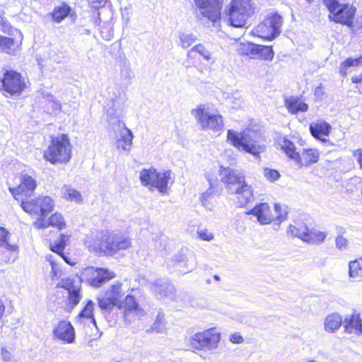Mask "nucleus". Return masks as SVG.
I'll use <instances>...</instances> for the list:
<instances>
[{
	"label": "nucleus",
	"mask_w": 362,
	"mask_h": 362,
	"mask_svg": "<svg viewBox=\"0 0 362 362\" xmlns=\"http://www.w3.org/2000/svg\"><path fill=\"white\" fill-rule=\"evenodd\" d=\"M230 341L234 344H241L243 342V338L239 334H233L230 336Z\"/></svg>",
	"instance_id": "nucleus-56"
},
{
	"label": "nucleus",
	"mask_w": 362,
	"mask_h": 362,
	"mask_svg": "<svg viewBox=\"0 0 362 362\" xmlns=\"http://www.w3.org/2000/svg\"><path fill=\"white\" fill-rule=\"evenodd\" d=\"M43 156L52 164L69 162L71 158V145L69 136L59 134L52 137L51 144L44 151Z\"/></svg>",
	"instance_id": "nucleus-2"
},
{
	"label": "nucleus",
	"mask_w": 362,
	"mask_h": 362,
	"mask_svg": "<svg viewBox=\"0 0 362 362\" xmlns=\"http://www.w3.org/2000/svg\"><path fill=\"white\" fill-rule=\"evenodd\" d=\"M257 53L255 59H261L264 60H272L274 57V52L272 47L257 45Z\"/></svg>",
	"instance_id": "nucleus-37"
},
{
	"label": "nucleus",
	"mask_w": 362,
	"mask_h": 362,
	"mask_svg": "<svg viewBox=\"0 0 362 362\" xmlns=\"http://www.w3.org/2000/svg\"><path fill=\"white\" fill-rule=\"evenodd\" d=\"M8 189L15 199L23 201L30 197L36 188V181L26 173L16 175L11 182H7Z\"/></svg>",
	"instance_id": "nucleus-7"
},
{
	"label": "nucleus",
	"mask_w": 362,
	"mask_h": 362,
	"mask_svg": "<svg viewBox=\"0 0 362 362\" xmlns=\"http://www.w3.org/2000/svg\"><path fill=\"white\" fill-rule=\"evenodd\" d=\"M192 114L199 120L203 129L218 132L223 127L222 117L220 115H214L206 112L203 105L193 110Z\"/></svg>",
	"instance_id": "nucleus-16"
},
{
	"label": "nucleus",
	"mask_w": 362,
	"mask_h": 362,
	"mask_svg": "<svg viewBox=\"0 0 362 362\" xmlns=\"http://www.w3.org/2000/svg\"><path fill=\"white\" fill-rule=\"evenodd\" d=\"M151 289L158 298H167L171 300L177 301L175 294L174 286L167 281L163 279L156 280L153 284Z\"/></svg>",
	"instance_id": "nucleus-20"
},
{
	"label": "nucleus",
	"mask_w": 362,
	"mask_h": 362,
	"mask_svg": "<svg viewBox=\"0 0 362 362\" xmlns=\"http://www.w3.org/2000/svg\"><path fill=\"white\" fill-rule=\"evenodd\" d=\"M274 211L276 216L274 217L269 204L267 203H260L257 204L252 209H251L247 214H252L257 217V221L261 224H268L271 221H274L277 223H281L285 220L287 216L286 206L276 204L274 205Z\"/></svg>",
	"instance_id": "nucleus-11"
},
{
	"label": "nucleus",
	"mask_w": 362,
	"mask_h": 362,
	"mask_svg": "<svg viewBox=\"0 0 362 362\" xmlns=\"http://www.w3.org/2000/svg\"><path fill=\"white\" fill-rule=\"evenodd\" d=\"M139 179L144 186L150 185L156 188L160 193H164L166 191L170 181L173 182L171 178L170 170L158 173L153 168L141 170Z\"/></svg>",
	"instance_id": "nucleus-10"
},
{
	"label": "nucleus",
	"mask_w": 362,
	"mask_h": 362,
	"mask_svg": "<svg viewBox=\"0 0 362 362\" xmlns=\"http://www.w3.org/2000/svg\"><path fill=\"white\" fill-rule=\"evenodd\" d=\"M197 17L216 23L221 18V2L219 0H194Z\"/></svg>",
	"instance_id": "nucleus-13"
},
{
	"label": "nucleus",
	"mask_w": 362,
	"mask_h": 362,
	"mask_svg": "<svg viewBox=\"0 0 362 362\" xmlns=\"http://www.w3.org/2000/svg\"><path fill=\"white\" fill-rule=\"evenodd\" d=\"M351 81H352L354 83H361V82L362 81V74L353 76V77L351 78Z\"/></svg>",
	"instance_id": "nucleus-61"
},
{
	"label": "nucleus",
	"mask_w": 362,
	"mask_h": 362,
	"mask_svg": "<svg viewBox=\"0 0 362 362\" xmlns=\"http://www.w3.org/2000/svg\"><path fill=\"white\" fill-rule=\"evenodd\" d=\"M264 175L268 180L272 182L278 180L280 177V174L277 170L267 168L264 169Z\"/></svg>",
	"instance_id": "nucleus-49"
},
{
	"label": "nucleus",
	"mask_w": 362,
	"mask_h": 362,
	"mask_svg": "<svg viewBox=\"0 0 362 362\" xmlns=\"http://www.w3.org/2000/svg\"><path fill=\"white\" fill-rule=\"evenodd\" d=\"M255 5L252 0H233L230 3L228 16L230 25L243 28L247 20L255 13Z\"/></svg>",
	"instance_id": "nucleus-5"
},
{
	"label": "nucleus",
	"mask_w": 362,
	"mask_h": 362,
	"mask_svg": "<svg viewBox=\"0 0 362 362\" xmlns=\"http://www.w3.org/2000/svg\"><path fill=\"white\" fill-rule=\"evenodd\" d=\"M279 144L281 146V148L284 151V153L290 159L295 161L299 167L303 166L300 155L296 151L295 144L292 141H291L286 137H284L279 139Z\"/></svg>",
	"instance_id": "nucleus-24"
},
{
	"label": "nucleus",
	"mask_w": 362,
	"mask_h": 362,
	"mask_svg": "<svg viewBox=\"0 0 362 362\" xmlns=\"http://www.w3.org/2000/svg\"><path fill=\"white\" fill-rule=\"evenodd\" d=\"M63 196L65 199L79 203L82 198L81 194L69 185H64L62 188Z\"/></svg>",
	"instance_id": "nucleus-38"
},
{
	"label": "nucleus",
	"mask_w": 362,
	"mask_h": 362,
	"mask_svg": "<svg viewBox=\"0 0 362 362\" xmlns=\"http://www.w3.org/2000/svg\"><path fill=\"white\" fill-rule=\"evenodd\" d=\"M209 192H205L204 194H202V197H201V202H202V204L204 206L206 205V201L207 200V199L209 198Z\"/></svg>",
	"instance_id": "nucleus-62"
},
{
	"label": "nucleus",
	"mask_w": 362,
	"mask_h": 362,
	"mask_svg": "<svg viewBox=\"0 0 362 362\" xmlns=\"http://www.w3.org/2000/svg\"><path fill=\"white\" fill-rule=\"evenodd\" d=\"M67 264L70 265H74V262H71L68 257L65 255L64 252H61V254H58Z\"/></svg>",
	"instance_id": "nucleus-60"
},
{
	"label": "nucleus",
	"mask_w": 362,
	"mask_h": 362,
	"mask_svg": "<svg viewBox=\"0 0 362 362\" xmlns=\"http://www.w3.org/2000/svg\"><path fill=\"white\" fill-rule=\"evenodd\" d=\"M62 104L58 100H54V102L52 105V107L53 110H60Z\"/></svg>",
	"instance_id": "nucleus-63"
},
{
	"label": "nucleus",
	"mask_w": 362,
	"mask_h": 362,
	"mask_svg": "<svg viewBox=\"0 0 362 362\" xmlns=\"http://www.w3.org/2000/svg\"><path fill=\"white\" fill-rule=\"evenodd\" d=\"M8 232L3 227H0V250L7 247L10 250H15L16 245H10L8 243L7 235Z\"/></svg>",
	"instance_id": "nucleus-47"
},
{
	"label": "nucleus",
	"mask_w": 362,
	"mask_h": 362,
	"mask_svg": "<svg viewBox=\"0 0 362 362\" xmlns=\"http://www.w3.org/2000/svg\"><path fill=\"white\" fill-rule=\"evenodd\" d=\"M107 0H89V4L93 8L99 9L105 6Z\"/></svg>",
	"instance_id": "nucleus-53"
},
{
	"label": "nucleus",
	"mask_w": 362,
	"mask_h": 362,
	"mask_svg": "<svg viewBox=\"0 0 362 362\" xmlns=\"http://www.w3.org/2000/svg\"><path fill=\"white\" fill-rule=\"evenodd\" d=\"M0 30L7 34L11 35L13 29L7 19L4 17V11L0 9Z\"/></svg>",
	"instance_id": "nucleus-46"
},
{
	"label": "nucleus",
	"mask_w": 362,
	"mask_h": 362,
	"mask_svg": "<svg viewBox=\"0 0 362 362\" xmlns=\"http://www.w3.org/2000/svg\"><path fill=\"white\" fill-rule=\"evenodd\" d=\"M309 129L313 137L325 143L327 139L323 136L329 135L331 126L327 122L312 123L310 124Z\"/></svg>",
	"instance_id": "nucleus-26"
},
{
	"label": "nucleus",
	"mask_w": 362,
	"mask_h": 362,
	"mask_svg": "<svg viewBox=\"0 0 362 362\" xmlns=\"http://www.w3.org/2000/svg\"><path fill=\"white\" fill-rule=\"evenodd\" d=\"M121 77L129 83L132 78V72L129 68H125L121 71Z\"/></svg>",
	"instance_id": "nucleus-52"
},
{
	"label": "nucleus",
	"mask_w": 362,
	"mask_h": 362,
	"mask_svg": "<svg viewBox=\"0 0 362 362\" xmlns=\"http://www.w3.org/2000/svg\"><path fill=\"white\" fill-rule=\"evenodd\" d=\"M26 88L25 78L18 71L4 69L0 75V91L6 98H18Z\"/></svg>",
	"instance_id": "nucleus-3"
},
{
	"label": "nucleus",
	"mask_w": 362,
	"mask_h": 362,
	"mask_svg": "<svg viewBox=\"0 0 362 362\" xmlns=\"http://www.w3.org/2000/svg\"><path fill=\"white\" fill-rule=\"evenodd\" d=\"M69 235L62 234L57 240L50 245V250L57 254H61L69 242Z\"/></svg>",
	"instance_id": "nucleus-39"
},
{
	"label": "nucleus",
	"mask_w": 362,
	"mask_h": 362,
	"mask_svg": "<svg viewBox=\"0 0 362 362\" xmlns=\"http://www.w3.org/2000/svg\"><path fill=\"white\" fill-rule=\"evenodd\" d=\"M54 339L66 344H72L75 341V330L71 322L66 320L60 321L52 330Z\"/></svg>",
	"instance_id": "nucleus-18"
},
{
	"label": "nucleus",
	"mask_w": 362,
	"mask_h": 362,
	"mask_svg": "<svg viewBox=\"0 0 362 362\" xmlns=\"http://www.w3.org/2000/svg\"><path fill=\"white\" fill-rule=\"evenodd\" d=\"M219 175L221 181L231 193L238 196L239 203L245 205L253 198V192L250 185L245 181V177L240 172L230 168L221 167Z\"/></svg>",
	"instance_id": "nucleus-1"
},
{
	"label": "nucleus",
	"mask_w": 362,
	"mask_h": 362,
	"mask_svg": "<svg viewBox=\"0 0 362 362\" xmlns=\"http://www.w3.org/2000/svg\"><path fill=\"white\" fill-rule=\"evenodd\" d=\"M227 134L228 139L233 146L255 156H258L265 149L264 146L256 144V139H255L256 133L252 130L247 129L243 132L237 133L229 129Z\"/></svg>",
	"instance_id": "nucleus-4"
},
{
	"label": "nucleus",
	"mask_w": 362,
	"mask_h": 362,
	"mask_svg": "<svg viewBox=\"0 0 362 362\" xmlns=\"http://www.w3.org/2000/svg\"><path fill=\"white\" fill-rule=\"evenodd\" d=\"M327 235L326 232L320 230L316 228H312L311 229L308 228L305 242L310 244L320 245L325 241Z\"/></svg>",
	"instance_id": "nucleus-29"
},
{
	"label": "nucleus",
	"mask_w": 362,
	"mask_h": 362,
	"mask_svg": "<svg viewBox=\"0 0 362 362\" xmlns=\"http://www.w3.org/2000/svg\"><path fill=\"white\" fill-rule=\"evenodd\" d=\"M325 329L328 332H334L343 325L341 317L338 313L328 315L324 322Z\"/></svg>",
	"instance_id": "nucleus-30"
},
{
	"label": "nucleus",
	"mask_w": 362,
	"mask_h": 362,
	"mask_svg": "<svg viewBox=\"0 0 362 362\" xmlns=\"http://www.w3.org/2000/svg\"><path fill=\"white\" fill-rule=\"evenodd\" d=\"M159 241H160V243H159V246H158V245H156V247H158V250H161V249H162V247H163V244H162V243H163V242H165V241H166V238H165L164 235H161V236L160 237Z\"/></svg>",
	"instance_id": "nucleus-64"
},
{
	"label": "nucleus",
	"mask_w": 362,
	"mask_h": 362,
	"mask_svg": "<svg viewBox=\"0 0 362 362\" xmlns=\"http://www.w3.org/2000/svg\"><path fill=\"white\" fill-rule=\"evenodd\" d=\"M197 40L196 35L192 33H181L179 34V45L184 49L189 47Z\"/></svg>",
	"instance_id": "nucleus-43"
},
{
	"label": "nucleus",
	"mask_w": 362,
	"mask_h": 362,
	"mask_svg": "<svg viewBox=\"0 0 362 362\" xmlns=\"http://www.w3.org/2000/svg\"><path fill=\"white\" fill-rule=\"evenodd\" d=\"M323 2L330 12L329 18L331 21L352 27L356 11L354 6L339 4L337 0H323Z\"/></svg>",
	"instance_id": "nucleus-6"
},
{
	"label": "nucleus",
	"mask_w": 362,
	"mask_h": 362,
	"mask_svg": "<svg viewBox=\"0 0 362 362\" xmlns=\"http://www.w3.org/2000/svg\"><path fill=\"white\" fill-rule=\"evenodd\" d=\"M86 272L93 275V278L90 280V284L95 288L100 287L103 283L115 276L113 272L100 267H89L86 269Z\"/></svg>",
	"instance_id": "nucleus-21"
},
{
	"label": "nucleus",
	"mask_w": 362,
	"mask_h": 362,
	"mask_svg": "<svg viewBox=\"0 0 362 362\" xmlns=\"http://www.w3.org/2000/svg\"><path fill=\"white\" fill-rule=\"evenodd\" d=\"M285 105L288 111L293 115L299 112H305L308 110V104L300 100L298 98L293 96L286 98Z\"/></svg>",
	"instance_id": "nucleus-28"
},
{
	"label": "nucleus",
	"mask_w": 362,
	"mask_h": 362,
	"mask_svg": "<svg viewBox=\"0 0 362 362\" xmlns=\"http://www.w3.org/2000/svg\"><path fill=\"white\" fill-rule=\"evenodd\" d=\"M98 301L99 307L104 310H110L114 306L118 305L109 296H106L105 293L103 297L98 298Z\"/></svg>",
	"instance_id": "nucleus-45"
},
{
	"label": "nucleus",
	"mask_w": 362,
	"mask_h": 362,
	"mask_svg": "<svg viewBox=\"0 0 362 362\" xmlns=\"http://www.w3.org/2000/svg\"><path fill=\"white\" fill-rule=\"evenodd\" d=\"M308 227L305 225H290L287 229L288 235L296 237L305 242Z\"/></svg>",
	"instance_id": "nucleus-36"
},
{
	"label": "nucleus",
	"mask_w": 362,
	"mask_h": 362,
	"mask_svg": "<svg viewBox=\"0 0 362 362\" xmlns=\"http://www.w3.org/2000/svg\"><path fill=\"white\" fill-rule=\"evenodd\" d=\"M112 106L107 110V122L108 128L116 132L119 128L126 127L122 121L123 106L125 102V96L119 92L115 97L111 98Z\"/></svg>",
	"instance_id": "nucleus-12"
},
{
	"label": "nucleus",
	"mask_w": 362,
	"mask_h": 362,
	"mask_svg": "<svg viewBox=\"0 0 362 362\" xmlns=\"http://www.w3.org/2000/svg\"><path fill=\"white\" fill-rule=\"evenodd\" d=\"M335 245L337 249L344 250L347 248L349 241L341 235H338L335 238Z\"/></svg>",
	"instance_id": "nucleus-50"
},
{
	"label": "nucleus",
	"mask_w": 362,
	"mask_h": 362,
	"mask_svg": "<svg viewBox=\"0 0 362 362\" xmlns=\"http://www.w3.org/2000/svg\"><path fill=\"white\" fill-rule=\"evenodd\" d=\"M256 47L257 45L252 42H240L237 45V51L241 55L255 59L257 53Z\"/></svg>",
	"instance_id": "nucleus-34"
},
{
	"label": "nucleus",
	"mask_w": 362,
	"mask_h": 362,
	"mask_svg": "<svg viewBox=\"0 0 362 362\" xmlns=\"http://www.w3.org/2000/svg\"><path fill=\"white\" fill-rule=\"evenodd\" d=\"M58 286L68 291L69 304H71L73 306H76L78 304L81 299V284L80 278L78 276L74 275L63 279L58 284Z\"/></svg>",
	"instance_id": "nucleus-17"
},
{
	"label": "nucleus",
	"mask_w": 362,
	"mask_h": 362,
	"mask_svg": "<svg viewBox=\"0 0 362 362\" xmlns=\"http://www.w3.org/2000/svg\"><path fill=\"white\" fill-rule=\"evenodd\" d=\"M21 206L24 211L45 217L50 213L54 206V201L48 196L40 197L31 201L23 200Z\"/></svg>",
	"instance_id": "nucleus-15"
},
{
	"label": "nucleus",
	"mask_w": 362,
	"mask_h": 362,
	"mask_svg": "<svg viewBox=\"0 0 362 362\" xmlns=\"http://www.w3.org/2000/svg\"><path fill=\"white\" fill-rule=\"evenodd\" d=\"M35 225L37 228H45L49 226H55L59 229H62L65 226V221L62 215L59 213L52 214L48 221L43 218H39Z\"/></svg>",
	"instance_id": "nucleus-27"
},
{
	"label": "nucleus",
	"mask_w": 362,
	"mask_h": 362,
	"mask_svg": "<svg viewBox=\"0 0 362 362\" xmlns=\"http://www.w3.org/2000/svg\"><path fill=\"white\" fill-rule=\"evenodd\" d=\"M1 358L5 362H11L12 360V355L6 347L2 346L1 349Z\"/></svg>",
	"instance_id": "nucleus-54"
},
{
	"label": "nucleus",
	"mask_w": 362,
	"mask_h": 362,
	"mask_svg": "<svg viewBox=\"0 0 362 362\" xmlns=\"http://www.w3.org/2000/svg\"><path fill=\"white\" fill-rule=\"evenodd\" d=\"M99 247L106 254H112L120 250H127L131 246L128 236L109 231L101 232L99 236Z\"/></svg>",
	"instance_id": "nucleus-9"
},
{
	"label": "nucleus",
	"mask_w": 362,
	"mask_h": 362,
	"mask_svg": "<svg viewBox=\"0 0 362 362\" xmlns=\"http://www.w3.org/2000/svg\"><path fill=\"white\" fill-rule=\"evenodd\" d=\"M199 237L206 241H210L214 238V235L207 229H199L197 230Z\"/></svg>",
	"instance_id": "nucleus-51"
},
{
	"label": "nucleus",
	"mask_w": 362,
	"mask_h": 362,
	"mask_svg": "<svg viewBox=\"0 0 362 362\" xmlns=\"http://www.w3.org/2000/svg\"><path fill=\"white\" fill-rule=\"evenodd\" d=\"M353 156L356 158L358 163L360 165V168L362 169V149L358 148L357 150L354 151Z\"/></svg>",
	"instance_id": "nucleus-55"
},
{
	"label": "nucleus",
	"mask_w": 362,
	"mask_h": 362,
	"mask_svg": "<svg viewBox=\"0 0 362 362\" xmlns=\"http://www.w3.org/2000/svg\"><path fill=\"white\" fill-rule=\"evenodd\" d=\"M21 42L6 36L0 35V49L9 55L16 56L20 51Z\"/></svg>",
	"instance_id": "nucleus-25"
},
{
	"label": "nucleus",
	"mask_w": 362,
	"mask_h": 362,
	"mask_svg": "<svg viewBox=\"0 0 362 362\" xmlns=\"http://www.w3.org/2000/svg\"><path fill=\"white\" fill-rule=\"evenodd\" d=\"M70 11L71 8L66 4L57 7L52 13L53 20L55 22L60 23L69 15Z\"/></svg>",
	"instance_id": "nucleus-41"
},
{
	"label": "nucleus",
	"mask_w": 362,
	"mask_h": 362,
	"mask_svg": "<svg viewBox=\"0 0 362 362\" xmlns=\"http://www.w3.org/2000/svg\"><path fill=\"white\" fill-rule=\"evenodd\" d=\"M116 137V144L118 148L129 151L132 144L133 134L127 127L117 129L114 132Z\"/></svg>",
	"instance_id": "nucleus-22"
},
{
	"label": "nucleus",
	"mask_w": 362,
	"mask_h": 362,
	"mask_svg": "<svg viewBox=\"0 0 362 362\" xmlns=\"http://www.w3.org/2000/svg\"><path fill=\"white\" fill-rule=\"evenodd\" d=\"M164 315L159 313L157 315L156 320L153 323L152 329L157 332H162L164 330Z\"/></svg>",
	"instance_id": "nucleus-48"
},
{
	"label": "nucleus",
	"mask_w": 362,
	"mask_h": 362,
	"mask_svg": "<svg viewBox=\"0 0 362 362\" xmlns=\"http://www.w3.org/2000/svg\"><path fill=\"white\" fill-rule=\"evenodd\" d=\"M300 158L303 166H309L313 163H315L319 160L320 153L318 150L314 148L303 149Z\"/></svg>",
	"instance_id": "nucleus-32"
},
{
	"label": "nucleus",
	"mask_w": 362,
	"mask_h": 362,
	"mask_svg": "<svg viewBox=\"0 0 362 362\" xmlns=\"http://www.w3.org/2000/svg\"><path fill=\"white\" fill-rule=\"evenodd\" d=\"M233 103V107H235V108H240V107H242L243 105L244 104V101H243V100L242 98H234Z\"/></svg>",
	"instance_id": "nucleus-58"
},
{
	"label": "nucleus",
	"mask_w": 362,
	"mask_h": 362,
	"mask_svg": "<svg viewBox=\"0 0 362 362\" xmlns=\"http://www.w3.org/2000/svg\"><path fill=\"white\" fill-rule=\"evenodd\" d=\"M282 23V17L276 13H272L253 28L252 33L259 37L272 40L280 35Z\"/></svg>",
	"instance_id": "nucleus-8"
},
{
	"label": "nucleus",
	"mask_w": 362,
	"mask_h": 362,
	"mask_svg": "<svg viewBox=\"0 0 362 362\" xmlns=\"http://www.w3.org/2000/svg\"><path fill=\"white\" fill-rule=\"evenodd\" d=\"M343 326L346 333L362 334V322L358 314L347 315L344 318Z\"/></svg>",
	"instance_id": "nucleus-23"
},
{
	"label": "nucleus",
	"mask_w": 362,
	"mask_h": 362,
	"mask_svg": "<svg viewBox=\"0 0 362 362\" xmlns=\"http://www.w3.org/2000/svg\"><path fill=\"white\" fill-rule=\"evenodd\" d=\"M193 307H197L199 308H205L207 306L206 302L204 300H200V302H194L192 305Z\"/></svg>",
	"instance_id": "nucleus-59"
},
{
	"label": "nucleus",
	"mask_w": 362,
	"mask_h": 362,
	"mask_svg": "<svg viewBox=\"0 0 362 362\" xmlns=\"http://www.w3.org/2000/svg\"><path fill=\"white\" fill-rule=\"evenodd\" d=\"M105 293L112 300L119 305L121 298L125 294V290L122 288V284L117 283L112 284Z\"/></svg>",
	"instance_id": "nucleus-31"
},
{
	"label": "nucleus",
	"mask_w": 362,
	"mask_h": 362,
	"mask_svg": "<svg viewBox=\"0 0 362 362\" xmlns=\"http://www.w3.org/2000/svg\"><path fill=\"white\" fill-rule=\"evenodd\" d=\"M186 257L182 252H179L173 256V260L176 262L185 261Z\"/></svg>",
	"instance_id": "nucleus-57"
},
{
	"label": "nucleus",
	"mask_w": 362,
	"mask_h": 362,
	"mask_svg": "<svg viewBox=\"0 0 362 362\" xmlns=\"http://www.w3.org/2000/svg\"><path fill=\"white\" fill-rule=\"evenodd\" d=\"M349 275L354 279L362 278V257L349 262Z\"/></svg>",
	"instance_id": "nucleus-35"
},
{
	"label": "nucleus",
	"mask_w": 362,
	"mask_h": 362,
	"mask_svg": "<svg viewBox=\"0 0 362 362\" xmlns=\"http://www.w3.org/2000/svg\"><path fill=\"white\" fill-rule=\"evenodd\" d=\"M362 64V56L357 59L349 58L346 59L339 67V73L345 76L347 74V69L351 66H358Z\"/></svg>",
	"instance_id": "nucleus-44"
},
{
	"label": "nucleus",
	"mask_w": 362,
	"mask_h": 362,
	"mask_svg": "<svg viewBox=\"0 0 362 362\" xmlns=\"http://www.w3.org/2000/svg\"><path fill=\"white\" fill-rule=\"evenodd\" d=\"M221 334L216 328L196 333L192 338V346L197 349L214 350L218 347Z\"/></svg>",
	"instance_id": "nucleus-14"
},
{
	"label": "nucleus",
	"mask_w": 362,
	"mask_h": 362,
	"mask_svg": "<svg viewBox=\"0 0 362 362\" xmlns=\"http://www.w3.org/2000/svg\"><path fill=\"white\" fill-rule=\"evenodd\" d=\"M193 52H197L201 57H202L203 59L207 62H211L214 63L215 60L211 57V52L207 50L205 47L202 44L195 45L192 47L189 51V54Z\"/></svg>",
	"instance_id": "nucleus-42"
},
{
	"label": "nucleus",
	"mask_w": 362,
	"mask_h": 362,
	"mask_svg": "<svg viewBox=\"0 0 362 362\" xmlns=\"http://www.w3.org/2000/svg\"><path fill=\"white\" fill-rule=\"evenodd\" d=\"M93 307L94 303L89 300L84 308L78 314V319L81 322H85V320H89L95 327H96V322L93 317Z\"/></svg>",
	"instance_id": "nucleus-33"
},
{
	"label": "nucleus",
	"mask_w": 362,
	"mask_h": 362,
	"mask_svg": "<svg viewBox=\"0 0 362 362\" xmlns=\"http://www.w3.org/2000/svg\"><path fill=\"white\" fill-rule=\"evenodd\" d=\"M18 246L16 245L15 250H10L7 247L0 250V261L5 263H10L15 261L18 257Z\"/></svg>",
	"instance_id": "nucleus-40"
},
{
	"label": "nucleus",
	"mask_w": 362,
	"mask_h": 362,
	"mask_svg": "<svg viewBox=\"0 0 362 362\" xmlns=\"http://www.w3.org/2000/svg\"><path fill=\"white\" fill-rule=\"evenodd\" d=\"M118 307L119 309H124V317L128 321H132L134 317H140L144 315V310L139 307L134 296L130 295H127Z\"/></svg>",
	"instance_id": "nucleus-19"
}]
</instances>
